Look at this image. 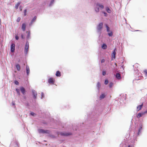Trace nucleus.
Returning <instances> with one entry per match:
<instances>
[{"label": "nucleus", "instance_id": "24", "mask_svg": "<svg viewBox=\"0 0 147 147\" xmlns=\"http://www.w3.org/2000/svg\"><path fill=\"white\" fill-rule=\"evenodd\" d=\"M36 16H34L32 19V22H34L36 20Z\"/></svg>", "mask_w": 147, "mask_h": 147}, {"label": "nucleus", "instance_id": "35", "mask_svg": "<svg viewBox=\"0 0 147 147\" xmlns=\"http://www.w3.org/2000/svg\"><path fill=\"white\" fill-rule=\"evenodd\" d=\"M142 129V127H140L139 129H138V132L139 133V132H140V131H141V130Z\"/></svg>", "mask_w": 147, "mask_h": 147}, {"label": "nucleus", "instance_id": "40", "mask_svg": "<svg viewBox=\"0 0 147 147\" xmlns=\"http://www.w3.org/2000/svg\"><path fill=\"white\" fill-rule=\"evenodd\" d=\"M21 37L23 39H24V37L23 34L21 35Z\"/></svg>", "mask_w": 147, "mask_h": 147}, {"label": "nucleus", "instance_id": "37", "mask_svg": "<svg viewBox=\"0 0 147 147\" xmlns=\"http://www.w3.org/2000/svg\"><path fill=\"white\" fill-rule=\"evenodd\" d=\"M30 114L32 116H34V115L35 114V113L33 112H31L30 113Z\"/></svg>", "mask_w": 147, "mask_h": 147}, {"label": "nucleus", "instance_id": "10", "mask_svg": "<svg viewBox=\"0 0 147 147\" xmlns=\"http://www.w3.org/2000/svg\"><path fill=\"white\" fill-rule=\"evenodd\" d=\"M115 76L116 78L118 80H120L121 79V77L119 73H116Z\"/></svg>", "mask_w": 147, "mask_h": 147}, {"label": "nucleus", "instance_id": "11", "mask_svg": "<svg viewBox=\"0 0 147 147\" xmlns=\"http://www.w3.org/2000/svg\"><path fill=\"white\" fill-rule=\"evenodd\" d=\"M26 27V24L24 23L22 24V30L24 31L25 30Z\"/></svg>", "mask_w": 147, "mask_h": 147}, {"label": "nucleus", "instance_id": "4", "mask_svg": "<svg viewBox=\"0 0 147 147\" xmlns=\"http://www.w3.org/2000/svg\"><path fill=\"white\" fill-rule=\"evenodd\" d=\"M103 23H100L97 26V28L98 30H100L102 28Z\"/></svg>", "mask_w": 147, "mask_h": 147}, {"label": "nucleus", "instance_id": "22", "mask_svg": "<svg viewBox=\"0 0 147 147\" xmlns=\"http://www.w3.org/2000/svg\"><path fill=\"white\" fill-rule=\"evenodd\" d=\"M16 91L17 94L19 95H20V90H19L18 89L16 88Z\"/></svg>", "mask_w": 147, "mask_h": 147}, {"label": "nucleus", "instance_id": "43", "mask_svg": "<svg viewBox=\"0 0 147 147\" xmlns=\"http://www.w3.org/2000/svg\"><path fill=\"white\" fill-rule=\"evenodd\" d=\"M29 36H30V33H29H29H28V37H27L28 38H29Z\"/></svg>", "mask_w": 147, "mask_h": 147}, {"label": "nucleus", "instance_id": "27", "mask_svg": "<svg viewBox=\"0 0 147 147\" xmlns=\"http://www.w3.org/2000/svg\"><path fill=\"white\" fill-rule=\"evenodd\" d=\"M108 83V81L107 80H105V84L106 85Z\"/></svg>", "mask_w": 147, "mask_h": 147}, {"label": "nucleus", "instance_id": "16", "mask_svg": "<svg viewBox=\"0 0 147 147\" xmlns=\"http://www.w3.org/2000/svg\"><path fill=\"white\" fill-rule=\"evenodd\" d=\"M61 134L63 136H69L71 135V133H61Z\"/></svg>", "mask_w": 147, "mask_h": 147}, {"label": "nucleus", "instance_id": "20", "mask_svg": "<svg viewBox=\"0 0 147 147\" xmlns=\"http://www.w3.org/2000/svg\"><path fill=\"white\" fill-rule=\"evenodd\" d=\"M105 95L104 94H102L100 97V99H102L103 98H105Z\"/></svg>", "mask_w": 147, "mask_h": 147}, {"label": "nucleus", "instance_id": "19", "mask_svg": "<svg viewBox=\"0 0 147 147\" xmlns=\"http://www.w3.org/2000/svg\"><path fill=\"white\" fill-rule=\"evenodd\" d=\"M102 48L103 49H106L107 48V46L105 44H103Z\"/></svg>", "mask_w": 147, "mask_h": 147}, {"label": "nucleus", "instance_id": "29", "mask_svg": "<svg viewBox=\"0 0 147 147\" xmlns=\"http://www.w3.org/2000/svg\"><path fill=\"white\" fill-rule=\"evenodd\" d=\"M27 12V10L26 9H25L24 11V16H25L26 15V13Z\"/></svg>", "mask_w": 147, "mask_h": 147}, {"label": "nucleus", "instance_id": "38", "mask_svg": "<svg viewBox=\"0 0 147 147\" xmlns=\"http://www.w3.org/2000/svg\"><path fill=\"white\" fill-rule=\"evenodd\" d=\"M41 98L44 97V94L43 93H42L41 94Z\"/></svg>", "mask_w": 147, "mask_h": 147}, {"label": "nucleus", "instance_id": "39", "mask_svg": "<svg viewBox=\"0 0 147 147\" xmlns=\"http://www.w3.org/2000/svg\"><path fill=\"white\" fill-rule=\"evenodd\" d=\"M105 62V60L104 59H102L101 61V62L102 63H104Z\"/></svg>", "mask_w": 147, "mask_h": 147}, {"label": "nucleus", "instance_id": "12", "mask_svg": "<svg viewBox=\"0 0 147 147\" xmlns=\"http://www.w3.org/2000/svg\"><path fill=\"white\" fill-rule=\"evenodd\" d=\"M143 106V104H142V105H140L138 106L137 107V111H138L140 110L142 108Z\"/></svg>", "mask_w": 147, "mask_h": 147}, {"label": "nucleus", "instance_id": "13", "mask_svg": "<svg viewBox=\"0 0 147 147\" xmlns=\"http://www.w3.org/2000/svg\"><path fill=\"white\" fill-rule=\"evenodd\" d=\"M96 6L97 7H99L101 9H103L104 8V6L102 5H101L97 3L96 4Z\"/></svg>", "mask_w": 147, "mask_h": 147}, {"label": "nucleus", "instance_id": "15", "mask_svg": "<svg viewBox=\"0 0 147 147\" xmlns=\"http://www.w3.org/2000/svg\"><path fill=\"white\" fill-rule=\"evenodd\" d=\"M56 76L57 77H60L61 76V74L60 71H57L56 73Z\"/></svg>", "mask_w": 147, "mask_h": 147}, {"label": "nucleus", "instance_id": "18", "mask_svg": "<svg viewBox=\"0 0 147 147\" xmlns=\"http://www.w3.org/2000/svg\"><path fill=\"white\" fill-rule=\"evenodd\" d=\"M21 3L20 2H18L16 4V5L15 6V8L17 9L18 8V7L20 4Z\"/></svg>", "mask_w": 147, "mask_h": 147}, {"label": "nucleus", "instance_id": "33", "mask_svg": "<svg viewBox=\"0 0 147 147\" xmlns=\"http://www.w3.org/2000/svg\"><path fill=\"white\" fill-rule=\"evenodd\" d=\"M19 37L18 36H17V35H16L15 38L16 40H18L19 39Z\"/></svg>", "mask_w": 147, "mask_h": 147}, {"label": "nucleus", "instance_id": "1", "mask_svg": "<svg viewBox=\"0 0 147 147\" xmlns=\"http://www.w3.org/2000/svg\"><path fill=\"white\" fill-rule=\"evenodd\" d=\"M38 132L40 134H49V131L47 130H45L43 129H38Z\"/></svg>", "mask_w": 147, "mask_h": 147}, {"label": "nucleus", "instance_id": "32", "mask_svg": "<svg viewBox=\"0 0 147 147\" xmlns=\"http://www.w3.org/2000/svg\"><path fill=\"white\" fill-rule=\"evenodd\" d=\"M14 82L15 84L16 85H18L19 84V82L17 81H15Z\"/></svg>", "mask_w": 147, "mask_h": 147}, {"label": "nucleus", "instance_id": "21", "mask_svg": "<svg viewBox=\"0 0 147 147\" xmlns=\"http://www.w3.org/2000/svg\"><path fill=\"white\" fill-rule=\"evenodd\" d=\"M95 11L96 12H98L99 11L98 7H97L96 6V7L95 8Z\"/></svg>", "mask_w": 147, "mask_h": 147}, {"label": "nucleus", "instance_id": "31", "mask_svg": "<svg viewBox=\"0 0 147 147\" xmlns=\"http://www.w3.org/2000/svg\"><path fill=\"white\" fill-rule=\"evenodd\" d=\"M20 19L21 18L20 17H18L17 19V22H19L20 21Z\"/></svg>", "mask_w": 147, "mask_h": 147}, {"label": "nucleus", "instance_id": "34", "mask_svg": "<svg viewBox=\"0 0 147 147\" xmlns=\"http://www.w3.org/2000/svg\"><path fill=\"white\" fill-rule=\"evenodd\" d=\"M54 0H52L51 2L50 5H52L54 2Z\"/></svg>", "mask_w": 147, "mask_h": 147}, {"label": "nucleus", "instance_id": "26", "mask_svg": "<svg viewBox=\"0 0 147 147\" xmlns=\"http://www.w3.org/2000/svg\"><path fill=\"white\" fill-rule=\"evenodd\" d=\"M113 85V83L112 82H111L109 84V87L111 88L112 87Z\"/></svg>", "mask_w": 147, "mask_h": 147}, {"label": "nucleus", "instance_id": "2", "mask_svg": "<svg viewBox=\"0 0 147 147\" xmlns=\"http://www.w3.org/2000/svg\"><path fill=\"white\" fill-rule=\"evenodd\" d=\"M29 43L28 42H26V44L24 52L26 54H27L28 52L29 49Z\"/></svg>", "mask_w": 147, "mask_h": 147}, {"label": "nucleus", "instance_id": "23", "mask_svg": "<svg viewBox=\"0 0 147 147\" xmlns=\"http://www.w3.org/2000/svg\"><path fill=\"white\" fill-rule=\"evenodd\" d=\"M106 10L108 13H110L111 12V10L108 7H107L106 8Z\"/></svg>", "mask_w": 147, "mask_h": 147}, {"label": "nucleus", "instance_id": "45", "mask_svg": "<svg viewBox=\"0 0 147 147\" xmlns=\"http://www.w3.org/2000/svg\"><path fill=\"white\" fill-rule=\"evenodd\" d=\"M22 9H21H21H20V10H21V11H22Z\"/></svg>", "mask_w": 147, "mask_h": 147}, {"label": "nucleus", "instance_id": "28", "mask_svg": "<svg viewBox=\"0 0 147 147\" xmlns=\"http://www.w3.org/2000/svg\"><path fill=\"white\" fill-rule=\"evenodd\" d=\"M100 86V83L99 82H98L97 84V86L98 87V88H99Z\"/></svg>", "mask_w": 147, "mask_h": 147}, {"label": "nucleus", "instance_id": "5", "mask_svg": "<svg viewBox=\"0 0 147 147\" xmlns=\"http://www.w3.org/2000/svg\"><path fill=\"white\" fill-rule=\"evenodd\" d=\"M15 45L14 44H12L11 47V51L12 53L13 52L15 51Z\"/></svg>", "mask_w": 147, "mask_h": 147}, {"label": "nucleus", "instance_id": "30", "mask_svg": "<svg viewBox=\"0 0 147 147\" xmlns=\"http://www.w3.org/2000/svg\"><path fill=\"white\" fill-rule=\"evenodd\" d=\"M108 35L110 36H112L113 35V33L112 32H111L110 33H108Z\"/></svg>", "mask_w": 147, "mask_h": 147}, {"label": "nucleus", "instance_id": "42", "mask_svg": "<svg viewBox=\"0 0 147 147\" xmlns=\"http://www.w3.org/2000/svg\"><path fill=\"white\" fill-rule=\"evenodd\" d=\"M103 13H104V15L106 16L107 13H105V12H103Z\"/></svg>", "mask_w": 147, "mask_h": 147}, {"label": "nucleus", "instance_id": "6", "mask_svg": "<svg viewBox=\"0 0 147 147\" xmlns=\"http://www.w3.org/2000/svg\"><path fill=\"white\" fill-rule=\"evenodd\" d=\"M147 113V111L146 112L141 113H138L137 115V117L138 118H139L140 117H142L143 115L145 113Z\"/></svg>", "mask_w": 147, "mask_h": 147}, {"label": "nucleus", "instance_id": "25", "mask_svg": "<svg viewBox=\"0 0 147 147\" xmlns=\"http://www.w3.org/2000/svg\"><path fill=\"white\" fill-rule=\"evenodd\" d=\"M106 27L107 28V32H109V29H110V28H109V27L108 26H107V25H106Z\"/></svg>", "mask_w": 147, "mask_h": 147}, {"label": "nucleus", "instance_id": "44", "mask_svg": "<svg viewBox=\"0 0 147 147\" xmlns=\"http://www.w3.org/2000/svg\"><path fill=\"white\" fill-rule=\"evenodd\" d=\"M128 147H131V146L130 145L128 146Z\"/></svg>", "mask_w": 147, "mask_h": 147}, {"label": "nucleus", "instance_id": "7", "mask_svg": "<svg viewBox=\"0 0 147 147\" xmlns=\"http://www.w3.org/2000/svg\"><path fill=\"white\" fill-rule=\"evenodd\" d=\"M116 48H115L113 51V52L112 53V57H113V58H114V59H115V55H116Z\"/></svg>", "mask_w": 147, "mask_h": 147}, {"label": "nucleus", "instance_id": "41", "mask_svg": "<svg viewBox=\"0 0 147 147\" xmlns=\"http://www.w3.org/2000/svg\"><path fill=\"white\" fill-rule=\"evenodd\" d=\"M146 75H147V70H145L144 71Z\"/></svg>", "mask_w": 147, "mask_h": 147}, {"label": "nucleus", "instance_id": "36", "mask_svg": "<svg viewBox=\"0 0 147 147\" xmlns=\"http://www.w3.org/2000/svg\"><path fill=\"white\" fill-rule=\"evenodd\" d=\"M106 74V72L105 71H103L102 72V75L103 76L105 75Z\"/></svg>", "mask_w": 147, "mask_h": 147}, {"label": "nucleus", "instance_id": "17", "mask_svg": "<svg viewBox=\"0 0 147 147\" xmlns=\"http://www.w3.org/2000/svg\"><path fill=\"white\" fill-rule=\"evenodd\" d=\"M16 68L17 70L18 71H20V70L21 69V67H20V65L19 64H17L16 65Z\"/></svg>", "mask_w": 147, "mask_h": 147}, {"label": "nucleus", "instance_id": "14", "mask_svg": "<svg viewBox=\"0 0 147 147\" xmlns=\"http://www.w3.org/2000/svg\"><path fill=\"white\" fill-rule=\"evenodd\" d=\"M26 73L27 74V75H28L29 74V73L30 72L29 67L28 65H26Z\"/></svg>", "mask_w": 147, "mask_h": 147}, {"label": "nucleus", "instance_id": "8", "mask_svg": "<svg viewBox=\"0 0 147 147\" xmlns=\"http://www.w3.org/2000/svg\"><path fill=\"white\" fill-rule=\"evenodd\" d=\"M20 90L22 93L23 95H24L25 93V88L23 87H20Z\"/></svg>", "mask_w": 147, "mask_h": 147}, {"label": "nucleus", "instance_id": "3", "mask_svg": "<svg viewBox=\"0 0 147 147\" xmlns=\"http://www.w3.org/2000/svg\"><path fill=\"white\" fill-rule=\"evenodd\" d=\"M54 82L55 79L53 78H49L48 80V83L49 84H54Z\"/></svg>", "mask_w": 147, "mask_h": 147}, {"label": "nucleus", "instance_id": "9", "mask_svg": "<svg viewBox=\"0 0 147 147\" xmlns=\"http://www.w3.org/2000/svg\"><path fill=\"white\" fill-rule=\"evenodd\" d=\"M32 94L34 96V98L35 99L36 98L37 93L34 90H32Z\"/></svg>", "mask_w": 147, "mask_h": 147}]
</instances>
